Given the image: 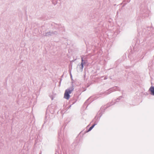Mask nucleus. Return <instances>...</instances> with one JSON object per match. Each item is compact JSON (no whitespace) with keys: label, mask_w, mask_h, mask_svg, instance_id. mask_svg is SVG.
I'll use <instances>...</instances> for the list:
<instances>
[{"label":"nucleus","mask_w":154,"mask_h":154,"mask_svg":"<svg viewBox=\"0 0 154 154\" xmlns=\"http://www.w3.org/2000/svg\"><path fill=\"white\" fill-rule=\"evenodd\" d=\"M74 90L73 87L66 90L64 94V98L68 100L70 97L69 94H71Z\"/></svg>","instance_id":"nucleus-1"},{"label":"nucleus","mask_w":154,"mask_h":154,"mask_svg":"<svg viewBox=\"0 0 154 154\" xmlns=\"http://www.w3.org/2000/svg\"><path fill=\"white\" fill-rule=\"evenodd\" d=\"M149 91L151 92V94L154 95V87H151L149 89Z\"/></svg>","instance_id":"nucleus-2"},{"label":"nucleus","mask_w":154,"mask_h":154,"mask_svg":"<svg viewBox=\"0 0 154 154\" xmlns=\"http://www.w3.org/2000/svg\"><path fill=\"white\" fill-rule=\"evenodd\" d=\"M95 125H94L90 127V128H89V130H88V131H90L92 129V128L94 127Z\"/></svg>","instance_id":"nucleus-3"},{"label":"nucleus","mask_w":154,"mask_h":154,"mask_svg":"<svg viewBox=\"0 0 154 154\" xmlns=\"http://www.w3.org/2000/svg\"><path fill=\"white\" fill-rule=\"evenodd\" d=\"M83 61V60L82 59V62ZM81 65L82 66V67L83 68V62H82L81 64Z\"/></svg>","instance_id":"nucleus-4"}]
</instances>
